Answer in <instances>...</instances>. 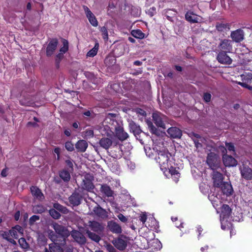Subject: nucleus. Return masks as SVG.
<instances>
[{"mask_svg": "<svg viewBox=\"0 0 252 252\" xmlns=\"http://www.w3.org/2000/svg\"><path fill=\"white\" fill-rule=\"evenodd\" d=\"M64 134L67 136H69L70 135V132L69 130H65L64 131Z\"/></svg>", "mask_w": 252, "mask_h": 252, "instance_id": "obj_63", "label": "nucleus"}, {"mask_svg": "<svg viewBox=\"0 0 252 252\" xmlns=\"http://www.w3.org/2000/svg\"><path fill=\"white\" fill-rule=\"evenodd\" d=\"M39 219V217L36 215L33 216L30 219V221L31 222L35 221L37 220H38Z\"/></svg>", "mask_w": 252, "mask_h": 252, "instance_id": "obj_56", "label": "nucleus"}, {"mask_svg": "<svg viewBox=\"0 0 252 252\" xmlns=\"http://www.w3.org/2000/svg\"><path fill=\"white\" fill-rule=\"evenodd\" d=\"M186 19L190 23H198L201 21V17L191 12H188L185 15Z\"/></svg>", "mask_w": 252, "mask_h": 252, "instance_id": "obj_18", "label": "nucleus"}, {"mask_svg": "<svg viewBox=\"0 0 252 252\" xmlns=\"http://www.w3.org/2000/svg\"><path fill=\"white\" fill-rule=\"evenodd\" d=\"M209 198L215 208H217L221 203V201L220 197L215 196L214 194L209 195Z\"/></svg>", "mask_w": 252, "mask_h": 252, "instance_id": "obj_29", "label": "nucleus"}, {"mask_svg": "<svg viewBox=\"0 0 252 252\" xmlns=\"http://www.w3.org/2000/svg\"><path fill=\"white\" fill-rule=\"evenodd\" d=\"M112 143L111 140L108 138H102L99 141L100 146L106 149L109 148Z\"/></svg>", "mask_w": 252, "mask_h": 252, "instance_id": "obj_30", "label": "nucleus"}, {"mask_svg": "<svg viewBox=\"0 0 252 252\" xmlns=\"http://www.w3.org/2000/svg\"><path fill=\"white\" fill-rule=\"evenodd\" d=\"M213 170V180L214 185L216 187L220 188L221 184L223 183L222 175L219 172L216 171L215 170Z\"/></svg>", "mask_w": 252, "mask_h": 252, "instance_id": "obj_11", "label": "nucleus"}, {"mask_svg": "<svg viewBox=\"0 0 252 252\" xmlns=\"http://www.w3.org/2000/svg\"><path fill=\"white\" fill-rule=\"evenodd\" d=\"M23 232L24 230L22 227L19 225H16L8 231L2 232L1 235L3 238L15 245L16 243L13 238L18 239L19 237L23 236Z\"/></svg>", "mask_w": 252, "mask_h": 252, "instance_id": "obj_3", "label": "nucleus"}, {"mask_svg": "<svg viewBox=\"0 0 252 252\" xmlns=\"http://www.w3.org/2000/svg\"><path fill=\"white\" fill-rule=\"evenodd\" d=\"M211 95L209 93H205L203 95V99L205 101L208 102L211 100Z\"/></svg>", "mask_w": 252, "mask_h": 252, "instance_id": "obj_49", "label": "nucleus"}, {"mask_svg": "<svg viewBox=\"0 0 252 252\" xmlns=\"http://www.w3.org/2000/svg\"><path fill=\"white\" fill-rule=\"evenodd\" d=\"M66 163L69 167H72L73 164L72 163L70 160H66Z\"/></svg>", "mask_w": 252, "mask_h": 252, "instance_id": "obj_62", "label": "nucleus"}, {"mask_svg": "<svg viewBox=\"0 0 252 252\" xmlns=\"http://www.w3.org/2000/svg\"><path fill=\"white\" fill-rule=\"evenodd\" d=\"M54 207L57 210H58L61 212H63V213L65 212L66 209L64 207H63V206L61 205L60 204H59L58 203H55L54 205Z\"/></svg>", "mask_w": 252, "mask_h": 252, "instance_id": "obj_44", "label": "nucleus"}, {"mask_svg": "<svg viewBox=\"0 0 252 252\" xmlns=\"http://www.w3.org/2000/svg\"><path fill=\"white\" fill-rule=\"evenodd\" d=\"M65 147L67 150L72 151L74 150V146L70 142H67L65 144Z\"/></svg>", "mask_w": 252, "mask_h": 252, "instance_id": "obj_45", "label": "nucleus"}, {"mask_svg": "<svg viewBox=\"0 0 252 252\" xmlns=\"http://www.w3.org/2000/svg\"><path fill=\"white\" fill-rule=\"evenodd\" d=\"M65 252H73V250L72 248H68L65 250Z\"/></svg>", "mask_w": 252, "mask_h": 252, "instance_id": "obj_64", "label": "nucleus"}, {"mask_svg": "<svg viewBox=\"0 0 252 252\" xmlns=\"http://www.w3.org/2000/svg\"><path fill=\"white\" fill-rule=\"evenodd\" d=\"M93 211L94 214L101 218H104L107 216L106 212L101 207L98 206L94 207Z\"/></svg>", "mask_w": 252, "mask_h": 252, "instance_id": "obj_31", "label": "nucleus"}, {"mask_svg": "<svg viewBox=\"0 0 252 252\" xmlns=\"http://www.w3.org/2000/svg\"><path fill=\"white\" fill-rule=\"evenodd\" d=\"M149 12L151 13V16L153 15L156 13V8L153 7L149 10Z\"/></svg>", "mask_w": 252, "mask_h": 252, "instance_id": "obj_58", "label": "nucleus"}, {"mask_svg": "<svg viewBox=\"0 0 252 252\" xmlns=\"http://www.w3.org/2000/svg\"><path fill=\"white\" fill-rule=\"evenodd\" d=\"M140 220L144 224L147 220V216L145 214L142 213L140 216Z\"/></svg>", "mask_w": 252, "mask_h": 252, "instance_id": "obj_53", "label": "nucleus"}, {"mask_svg": "<svg viewBox=\"0 0 252 252\" xmlns=\"http://www.w3.org/2000/svg\"><path fill=\"white\" fill-rule=\"evenodd\" d=\"M118 219L122 222H125L127 221V219L126 218V217L125 216H124L123 214H119L118 216H117Z\"/></svg>", "mask_w": 252, "mask_h": 252, "instance_id": "obj_52", "label": "nucleus"}, {"mask_svg": "<svg viewBox=\"0 0 252 252\" xmlns=\"http://www.w3.org/2000/svg\"><path fill=\"white\" fill-rule=\"evenodd\" d=\"M60 177L64 181H68L70 179V175L68 171L63 170L60 174Z\"/></svg>", "mask_w": 252, "mask_h": 252, "instance_id": "obj_37", "label": "nucleus"}, {"mask_svg": "<svg viewBox=\"0 0 252 252\" xmlns=\"http://www.w3.org/2000/svg\"><path fill=\"white\" fill-rule=\"evenodd\" d=\"M148 125L150 131L153 133H156V128L153 126L152 123L150 122H148Z\"/></svg>", "mask_w": 252, "mask_h": 252, "instance_id": "obj_46", "label": "nucleus"}, {"mask_svg": "<svg viewBox=\"0 0 252 252\" xmlns=\"http://www.w3.org/2000/svg\"><path fill=\"white\" fill-rule=\"evenodd\" d=\"M50 252H63V249L56 243H52L49 244Z\"/></svg>", "mask_w": 252, "mask_h": 252, "instance_id": "obj_32", "label": "nucleus"}, {"mask_svg": "<svg viewBox=\"0 0 252 252\" xmlns=\"http://www.w3.org/2000/svg\"><path fill=\"white\" fill-rule=\"evenodd\" d=\"M112 60L113 61H115V59L113 58H107L105 60V63L107 65L110 66V64L109 63V62Z\"/></svg>", "mask_w": 252, "mask_h": 252, "instance_id": "obj_55", "label": "nucleus"}, {"mask_svg": "<svg viewBox=\"0 0 252 252\" xmlns=\"http://www.w3.org/2000/svg\"><path fill=\"white\" fill-rule=\"evenodd\" d=\"M216 28L219 31H223L224 30L229 29V25L228 24L223 23L217 24L216 25Z\"/></svg>", "mask_w": 252, "mask_h": 252, "instance_id": "obj_38", "label": "nucleus"}, {"mask_svg": "<svg viewBox=\"0 0 252 252\" xmlns=\"http://www.w3.org/2000/svg\"><path fill=\"white\" fill-rule=\"evenodd\" d=\"M31 192L32 195L36 199L39 200H42L44 198L43 194L41 192V190L36 187H32L31 188Z\"/></svg>", "mask_w": 252, "mask_h": 252, "instance_id": "obj_24", "label": "nucleus"}, {"mask_svg": "<svg viewBox=\"0 0 252 252\" xmlns=\"http://www.w3.org/2000/svg\"><path fill=\"white\" fill-rule=\"evenodd\" d=\"M100 190L107 197L112 196L114 193L113 191L106 185H101Z\"/></svg>", "mask_w": 252, "mask_h": 252, "instance_id": "obj_26", "label": "nucleus"}, {"mask_svg": "<svg viewBox=\"0 0 252 252\" xmlns=\"http://www.w3.org/2000/svg\"><path fill=\"white\" fill-rule=\"evenodd\" d=\"M86 16L91 24L94 27L98 26V22L94 15L89 8L86 6L83 7Z\"/></svg>", "mask_w": 252, "mask_h": 252, "instance_id": "obj_8", "label": "nucleus"}, {"mask_svg": "<svg viewBox=\"0 0 252 252\" xmlns=\"http://www.w3.org/2000/svg\"><path fill=\"white\" fill-rule=\"evenodd\" d=\"M114 245L119 250H124L127 245V240L125 237H121L113 241Z\"/></svg>", "mask_w": 252, "mask_h": 252, "instance_id": "obj_12", "label": "nucleus"}, {"mask_svg": "<svg viewBox=\"0 0 252 252\" xmlns=\"http://www.w3.org/2000/svg\"><path fill=\"white\" fill-rule=\"evenodd\" d=\"M242 80L243 82L250 83L252 79V74L250 72L245 73L241 75Z\"/></svg>", "mask_w": 252, "mask_h": 252, "instance_id": "obj_36", "label": "nucleus"}, {"mask_svg": "<svg viewBox=\"0 0 252 252\" xmlns=\"http://www.w3.org/2000/svg\"><path fill=\"white\" fill-rule=\"evenodd\" d=\"M87 142L84 140H79L76 144V148L79 152H85L88 147Z\"/></svg>", "mask_w": 252, "mask_h": 252, "instance_id": "obj_27", "label": "nucleus"}, {"mask_svg": "<svg viewBox=\"0 0 252 252\" xmlns=\"http://www.w3.org/2000/svg\"><path fill=\"white\" fill-rule=\"evenodd\" d=\"M195 137L198 138L197 141H194L197 149L202 147L208 151H212L214 149V143L211 141L201 137L198 134H196Z\"/></svg>", "mask_w": 252, "mask_h": 252, "instance_id": "obj_5", "label": "nucleus"}, {"mask_svg": "<svg viewBox=\"0 0 252 252\" xmlns=\"http://www.w3.org/2000/svg\"><path fill=\"white\" fill-rule=\"evenodd\" d=\"M58 42L57 39H54L51 40L46 49V54L48 56L52 55L57 48Z\"/></svg>", "mask_w": 252, "mask_h": 252, "instance_id": "obj_15", "label": "nucleus"}, {"mask_svg": "<svg viewBox=\"0 0 252 252\" xmlns=\"http://www.w3.org/2000/svg\"><path fill=\"white\" fill-rule=\"evenodd\" d=\"M151 221V224H148V227L150 229H156L158 225V222L157 220L154 218H151L149 219L148 223Z\"/></svg>", "mask_w": 252, "mask_h": 252, "instance_id": "obj_39", "label": "nucleus"}, {"mask_svg": "<svg viewBox=\"0 0 252 252\" xmlns=\"http://www.w3.org/2000/svg\"><path fill=\"white\" fill-rule=\"evenodd\" d=\"M108 226L109 229L114 233H120L122 232L121 226L115 221H109L108 223Z\"/></svg>", "mask_w": 252, "mask_h": 252, "instance_id": "obj_23", "label": "nucleus"}, {"mask_svg": "<svg viewBox=\"0 0 252 252\" xmlns=\"http://www.w3.org/2000/svg\"><path fill=\"white\" fill-rule=\"evenodd\" d=\"M167 133L171 137L174 138H180L182 136L181 130L176 127L168 128Z\"/></svg>", "mask_w": 252, "mask_h": 252, "instance_id": "obj_21", "label": "nucleus"}, {"mask_svg": "<svg viewBox=\"0 0 252 252\" xmlns=\"http://www.w3.org/2000/svg\"><path fill=\"white\" fill-rule=\"evenodd\" d=\"M100 31L102 32V35L103 39L107 40L108 38V35L106 28L105 27H101L100 29Z\"/></svg>", "mask_w": 252, "mask_h": 252, "instance_id": "obj_43", "label": "nucleus"}, {"mask_svg": "<svg viewBox=\"0 0 252 252\" xmlns=\"http://www.w3.org/2000/svg\"><path fill=\"white\" fill-rule=\"evenodd\" d=\"M106 249L109 252H115V248L113 247V246L111 245H107L106 246Z\"/></svg>", "mask_w": 252, "mask_h": 252, "instance_id": "obj_54", "label": "nucleus"}, {"mask_svg": "<svg viewBox=\"0 0 252 252\" xmlns=\"http://www.w3.org/2000/svg\"><path fill=\"white\" fill-rule=\"evenodd\" d=\"M51 226L56 233L61 235L63 239V237L67 235V232L64 226L57 223H53Z\"/></svg>", "mask_w": 252, "mask_h": 252, "instance_id": "obj_14", "label": "nucleus"}, {"mask_svg": "<svg viewBox=\"0 0 252 252\" xmlns=\"http://www.w3.org/2000/svg\"><path fill=\"white\" fill-rule=\"evenodd\" d=\"M223 162L224 164L226 166H235L237 165V160L232 157L226 155H225L223 157Z\"/></svg>", "mask_w": 252, "mask_h": 252, "instance_id": "obj_19", "label": "nucleus"}, {"mask_svg": "<svg viewBox=\"0 0 252 252\" xmlns=\"http://www.w3.org/2000/svg\"><path fill=\"white\" fill-rule=\"evenodd\" d=\"M94 135L93 130L91 129L87 130L86 131L85 133V137L86 138H90L93 137Z\"/></svg>", "mask_w": 252, "mask_h": 252, "instance_id": "obj_47", "label": "nucleus"}, {"mask_svg": "<svg viewBox=\"0 0 252 252\" xmlns=\"http://www.w3.org/2000/svg\"><path fill=\"white\" fill-rule=\"evenodd\" d=\"M54 152L58 155V159L59 158V155L60 153V149L59 148H56L54 150Z\"/></svg>", "mask_w": 252, "mask_h": 252, "instance_id": "obj_59", "label": "nucleus"}, {"mask_svg": "<svg viewBox=\"0 0 252 252\" xmlns=\"http://www.w3.org/2000/svg\"><path fill=\"white\" fill-rule=\"evenodd\" d=\"M82 187L84 189L92 192L94 187L92 183V180L88 177H85V179L83 181Z\"/></svg>", "mask_w": 252, "mask_h": 252, "instance_id": "obj_22", "label": "nucleus"}, {"mask_svg": "<svg viewBox=\"0 0 252 252\" xmlns=\"http://www.w3.org/2000/svg\"><path fill=\"white\" fill-rule=\"evenodd\" d=\"M219 48L221 52H231L232 50V41L228 39L221 41Z\"/></svg>", "mask_w": 252, "mask_h": 252, "instance_id": "obj_10", "label": "nucleus"}, {"mask_svg": "<svg viewBox=\"0 0 252 252\" xmlns=\"http://www.w3.org/2000/svg\"><path fill=\"white\" fill-rule=\"evenodd\" d=\"M21 238L19 239V243L21 247L23 249H27L28 247V244L27 243L25 238L20 237Z\"/></svg>", "mask_w": 252, "mask_h": 252, "instance_id": "obj_41", "label": "nucleus"}, {"mask_svg": "<svg viewBox=\"0 0 252 252\" xmlns=\"http://www.w3.org/2000/svg\"><path fill=\"white\" fill-rule=\"evenodd\" d=\"M153 149L158 153V157L156 159L165 176L168 178H172L177 183L180 177V173L174 166L175 163L171 155L166 150H158L156 146Z\"/></svg>", "mask_w": 252, "mask_h": 252, "instance_id": "obj_1", "label": "nucleus"}, {"mask_svg": "<svg viewBox=\"0 0 252 252\" xmlns=\"http://www.w3.org/2000/svg\"><path fill=\"white\" fill-rule=\"evenodd\" d=\"M20 215V214L19 211H18L16 213V214L14 215V218H15V220H19Z\"/></svg>", "mask_w": 252, "mask_h": 252, "instance_id": "obj_60", "label": "nucleus"}, {"mask_svg": "<svg viewBox=\"0 0 252 252\" xmlns=\"http://www.w3.org/2000/svg\"><path fill=\"white\" fill-rule=\"evenodd\" d=\"M242 176L246 180H251L252 178V170L248 166L243 165L240 167Z\"/></svg>", "mask_w": 252, "mask_h": 252, "instance_id": "obj_16", "label": "nucleus"}, {"mask_svg": "<svg viewBox=\"0 0 252 252\" xmlns=\"http://www.w3.org/2000/svg\"><path fill=\"white\" fill-rule=\"evenodd\" d=\"M84 116L87 117H92L93 113L90 111H87L83 113Z\"/></svg>", "mask_w": 252, "mask_h": 252, "instance_id": "obj_57", "label": "nucleus"}, {"mask_svg": "<svg viewBox=\"0 0 252 252\" xmlns=\"http://www.w3.org/2000/svg\"><path fill=\"white\" fill-rule=\"evenodd\" d=\"M220 188H221L222 192L224 194L229 195L231 194L232 191V188L231 185L228 183H222Z\"/></svg>", "mask_w": 252, "mask_h": 252, "instance_id": "obj_25", "label": "nucleus"}, {"mask_svg": "<svg viewBox=\"0 0 252 252\" xmlns=\"http://www.w3.org/2000/svg\"><path fill=\"white\" fill-rule=\"evenodd\" d=\"M231 37L235 42H240L244 38V32L241 30H237L231 32Z\"/></svg>", "mask_w": 252, "mask_h": 252, "instance_id": "obj_20", "label": "nucleus"}, {"mask_svg": "<svg viewBox=\"0 0 252 252\" xmlns=\"http://www.w3.org/2000/svg\"><path fill=\"white\" fill-rule=\"evenodd\" d=\"M81 199V197L80 196V195L76 193H73L69 198V201L73 205H79L80 203Z\"/></svg>", "mask_w": 252, "mask_h": 252, "instance_id": "obj_28", "label": "nucleus"}, {"mask_svg": "<svg viewBox=\"0 0 252 252\" xmlns=\"http://www.w3.org/2000/svg\"><path fill=\"white\" fill-rule=\"evenodd\" d=\"M217 59L219 63L225 64H230L232 63V59L229 57L225 52H220L218 56Z\"/></svg>", "mask_w": 252, "mask_h": 252, "instance_id": "obj_9", "label": "nucleus"}, {"mask_svg": "<svg viewBox=\"0 0 252 252\" xmlns=\"http://www.w3.org/2000/svg\"><path fill=\"white\" fill-rule=\"evenodd\" d=\"M231 209L228 205L223 204L221 207L220 214V220L221 222V228L223 230L229 229L231 226L230 222L228 219L230 216Z\"/></svg>", "mask_w": 252, "mask_h": 252, "instance_id": "obj_4", "label": "nucleus"}, {"mask_svg": "<svg viewBox=\"0 0 252 252\" xmlns=\"http://www.w3.org/2000/svg\"><path fill=\"white\" fill-rule=\"evenodd\" d=\"M71 236L74 240L79 244H82L86 242L85 237L81 233L78 231H72L71 232Z\"/></svg>", "mask_w": 252, "mask_h": 252, "instance_id": "obj_17", "label": "nucleus"}, {"mask_svg": "<svg viewBox=\"0 0 252 252\" xmlns=\"http://www.w3.org/2000/svg\"><path fill=\"white\" fill-rule=\"evenodd\" d=\"M153 120L154 123L158 127H161L163 129L165 128V124L163 122L164 119V116L159 113H154L153 114Z\"/></svg>", "mask_w": 252, "mask_h": 252, "instance_id": "obj_7", "label": "nucleus"}, {"mask_svg": "<svg viewBox=\"0 0 252 252\" xmlns=\"http://www.w3.org/2000/svg\"><path fill=\"white\" fill-rule=\"evenodd\" d=\"M33 210L38 213H42L44 211V208L42 206H37L33 207Z\"/></svg>", "mask_w": 252, "mask_h": 252, "instance_id": "obj_51", "label": "nucleus"}, {"mask_svg": "<svg viewBox=\"0 0 252 252\" xmlns=\"http://www.w3.org/2000/svg\"><path fill=\"white\" fill-rule=\"evenodd\" d=\"M248 83H247V82H243V81L242 82H238V84H239L240 85H241V86H242L244 88H248L250 90H252V87L249 86L248 84Z\"/></svg>", "mask_w": 252, "mask_h": 252, "instance_id": "obj_48", "label": "nucleus"}, {"mask_svg": "<svg viewBox=\"0 0 252 252\" xmlns=\"http://www.w3.org/2000/svg\"><path fill=\"white\" fill-rule=\"evenodd\" d=\"M142 64V62H141L140 61H135L134 62V64H135V65H141Z\"/></svg>", "mask_w": 252, "mask_h": 252, "instance_id": "obj_61", "label": "nucleus"}, {"mask_svg": "<svg viewBox=\"0 0 252 252\" xmlns=\"http://www.w3.org/2000/svg\"><path fill=\"white\" fill-rule=\"evenodd\" d=\"M49 213L54 219H58L60 217V214L55 209H51Z\"/></svg>", "mask_w": 252, "mask_h": 252, "instance_id": "obj_42", "label": "nucleus"}, {"mask_svg": "<svg viewBox=\"0 0 252 252\" xmlns=\"http://www.w3.org/2000/svg\"><path fill=\"white\" fill-rule=\"evenodd\" d=\"M114 117L115 115L109 114L104 120V123L109 124V126H108L111 129V130L113 129V127L112 126H115V124H117V123L114 120ZM115 129L116 135L120 140H124L127 138V133L124 131L123 128L121 126L115 127Z\"/></svg>", "mask_w": 252, "mask_h": 252, "instance_id": "obj_2", "label": "nucleus"}, {"mask_svg": "<svg viewBox=\"0 0 252 252\" xmlns=\"http://www.w3.org/2000/svg\"><path fill=\"white\" fill-rule=\"evenodd\" d=\"M63 47L60 49V52L56 56V62L59 63L63 58V54L66 53L68 49V43L66 40H63Z\"/></svg>", "mask_w": 252, "mask_h": 252, "instance_id": "obj_13", "label": "nucleus"}, {"mask_svg": "<svg viewBox=\"0 0 252 252\" xmlns=\"http://www.w3.org/2000/svg\"><path fill=\"white\" fill-rule=\"evenodd\" d=\"M207 163L212 170L217 169L220 164L218 156L213 152H210L208 154Z\"/></svg>", "mask_w": 252, "mask_h": 252, "instance_id": "obj_6", "label": "nucleus"}, {"mask_svg": "<svg viewBox=\"0 0 252 252\" xmlns=\"http://www.w3.org/2000/svg\"><path fill=\"white\" fill-rule=\"evenodd\" d=\"M131 34L134 37L139 39H143L145 37L144 33L140 30H132L131 31Z\"/></svg>", "mask_w": 252, "mask_h": 252, "instance_id": "obj_34", "label": "nucleus"}, {"mask_svg": "<svg viewBox=\"0 0 252 252\" xmlns=\"http://www.w3.org/2000/svg\"><path fill=\"white\" fill-rule=\"evenodd\" d=\"M87 233L89 237L95 242H98L100 240L99 237L95 233L91 232H88Z\"/></svg>", "mask_w": 252, "mask_h": 252, "instance_id": "obj_40", "label": "nucleus"}, {"mask_svg": "<svg viewBox=\"0 0 252 252\" xmlns=\"http://www.w3.org/2000/svg\"><path fill=\"white\" fill-rule=\"evenodd\" d=\"M225 145L228 150L234 152V146L232 143H227Z\"/></svg>", "mask_w": 252, "mask_h": 252, "instance_id": "obj_50", "label": "nucleus"}, {"mask_svg": "<svg viewBox=\"0 0 252 252\" xmlns=\"http://www.w3.org/2000/svg\"><path fill=\"white\" fill-rule=\"evenodd\" d=\"M99 48V44L96 42L93 48L90 50L87 54V56L88 57H94L97 53Z\"/></svg>", "mask_w": 252, "mask_h": 252, "instance_id": "obj_33", "label": "nucleus"}, {"mask_svg": "<svg viewBox=\"0 0 252 252\" xmlns=\"http://www.w3.org/2000/svg\"><path fill=\"white\" fill-rule=\"evenodd\" d=\"M90 226L92 228V230L94 231H99L102 229V226L100 223L96 221L90 222Z\"/></svg>", "mask_w": 252, "mask_h": 252, "instance_id": "obj_35", "label": "nucleus"}]
</instances>
